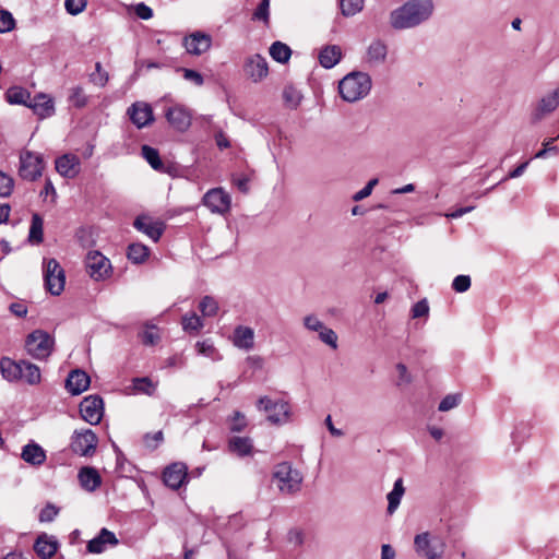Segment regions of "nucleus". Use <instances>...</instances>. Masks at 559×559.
Returning <instances> with one entry per match:
<instances>
[{"instance_id":"52","label":"nucleus","mask_w":559,"mask_h":559,"mask_svg":"<svg viewBox=\"0 0 559 559\" xmlns=\"http://www.w3.org/2000/svg\"><path fill=\"white\" fill-rule=\"evenodd\" d=\"M14 181L7 174L0 171V197L7 198L13 191Z\"/></svg>"},{"instance_id":"23","label":"nucleus","mask_w":559,"mask_h":559,"mask_svg":"<svg viewBox=\"0 0 559 559\" xmlns=\"http://www.w3.org/2000/svg\"><path fill=\"white\" fill-rule=\"evenodd\" d=\"M90 383L88 374L83 370L76 369L69 373L66 388L72 395H79L88 389Z\"/></svg>"},{"instance_id":"46","label":"nucleus","mask_w":559,"mask_h":559,"mask_svg":"<svg viewBox=\"0 0 559 559\" xmlns=\"http://www.w3.org/2000/svg\"><path fill=\"white\" fill-rule=\"evenodd\" d=\"M247 427V418L245 414L236 411L228 419V428L231 432H240Z\"/></svg>"},{"instance_id":"7","label":"nucleus","mask_w":559,"mask_h":559,"mask_svg":"<svg viewBox=\"0 0 559 559\" xmlns=\"http://www.w3.org/2000/svg\"><path fill=\"white\" fill-rule=\"evenodd\" d=\"M98 444L96 433L91 429L74 430L71 437L70 448L73 453L81 456L94 455Z\"/></svg>"},{"instance_id":"15","label":"nucleus","mask_w":559,"mask_h":559,"mask_svg":"<svg viewBox=\"0 0 559 559\" xmlns=\"http://www.w3.org/2000/svg\"><path fill=\"white\" fill-rule=\"evenodd\" d=\"M243 71L245 74L254 83L261 82L269 74L267 61L259 53L252 55L246 58Z\"/></svg>"},{"instance_id":"42","label":"nucleus","mask_w":559,"mask_h":559,"mask_svg":"<svg viewBox=\"0 0 559 559\" xmlns=\"http://www.w3.org/2000/svg\"><path fill=\"white\" fill-rule=\"evenodd\" d=\"M69 102L76 108H83L87 105L88 97L82 86H74L69 92Z\"/></svg>"},{"instance_id":"43","label":"nucleus","mask_w":559,"mask_h":559,"mask_svg":"<svg viewBox=\"0 0 559 559\" xmlns=\"http://www.w3.org/2000/svg\"><path fill=\"white\" fill-rule=\"evenodd\" d=\"M181 324L186 332H198L204 325L202 319L195 313L183 316Z\"/></svg>"},{"instance_id":"60","label":"nucleus","mask_w":559,"mask_h":559,"mask_svg":"<svg viewBox=\"0 0 559 559\" xmlns=\"http://www.w3.org/2000/svg\"><path fill=\"white\" fill-rule=\"evenodd\" d=\"M135 13L142 20H150L153 16V10L144 3L135 7Z\"/></svg>"},{"instance_id":"38","label":"nucleus","mask_w":559,"mask_h":559,"mask_svg":"<svg viewBox=\"0 0 559 559\" xmlns=\"http://www.w3.org/2000/svg\"><path fill=\"white\" fill-rule=\"evenodd\" d=\"M141 152L143 158L151 165L153 169L158 171H162L164 169V164L156 148L148 145H143Z\"/></svg>"},{"instance_id":"16","label":"nucleus","mask_w":559,"mask_h":559,"mask_svg":"<svg viewBox=\"0 0 559 559\" xmlns=\"http://www.w3.org/2000/svg\"><path fill=\"white\" fill-rule=\"evenodd\" d=\"M559 106V86L552 92L546 94L536 104L532 111L531 119L533 122H538L544 119L547 115L555 111Z\"/></svg>"},{"instance_id":"22","label":"nucleus","mask_w":559,"mask_h":559,"mask_svg":"<svg viewBox=\"0 0 559 559\" xmlns=\"http://www.w3.org/2000/svg\"><path fill=\"white\" fill-rule=\"evenodd\" d=\"M116 535L107 528H102L99 534L87 543L86 549L90 554H102L108 547L118 545Z\"/></svg>"},{"instance_id":"28","label":"nucleus","mask_w":559,"mask_h":559,"mask_svg":"<svg viewBox=\"0 0 559 559\" xmlns=\"http://www.w3.org/2000/svg\"><path fill=\"white\" fill-rule=\"evenodd\" d=\"M21 457L24 462L39 466L46 461V451L36 442L31 441L23 447Z\"/></svg>"},{"instance_id":"13","label":"nucleus","mask_w":559,"mask_h":559,"mask_svg":"<svg viewBox=\"0 0 559 559\" xmlns=\"http://www.w3.org/2000/svg\"><path fill=\"white\" fill-rule=\"evenodd\" d=\"M304 326L317 332L320 341L333 349L337 348V334L328 328L316 314H308L302 320Z\"/></svg>"},{"instance_id":"24","label":"nucleus","mask_w":559,"mask_h":559,"mask_svg":"<svg viewBox=\"0 0 559 559\" xmlns=\"http://www.w3.org/2000/svg\"><path fill=\"white\" fill-rule=\"evenodd\" d=\"M56 170L64 178H74L80 173V159L76 155L64 154L56 159Z\"/></svg>"},{"instance_id":"17","label":"nucleus","mask_w":559,"mask_h":559,"mask_svg":"<svg viewBox=\"0 0 559 559\" xmlns=\"http://www.w3.org/2000/svg\"><path fill=\"white\" fill-rule=\"evenodd\" d=\"M183 46L188 53L200 56L211 48L212 37L203 32H194L185 38Z\"/></svg>"},{"instance_id":"20","label":"nucleus","mask_w":559,"mask_h":559,"mask_svg":"<svg viewBox=\"0 0 559 559\" xmlns=\"http://www.w3.org/2000/svg\"><path fill=\"white\" fill-rule=\"evenodd\" d=\"M163 479L167 487L180 488L187 480V466L183 463H174L167 466L163 473Z\"/></svg>"},{"instance_id":"8","label":"nucleus","mask_w":559,"mask_h":559,"mask_svg":"<svg viewBox=\"0 0 559 559\" xmlns=\"http://www.w3.org/2000/svg\"><path fill=\"white\" fill-rule=\"evenodd\" d=\"M414 547L416 552L426 559H440L444 552V544L428 532L415 536Z\"/></svg>"},{"instance_id":"48","label":"nucleus","mask_w":559,"mask_h":559,"mask_svg":"<svg viewBox=\"0 0 559 559\" xmlns=\"http://www.w3.org/2000/svg\"><path fill=\"white\" fill-rule=\"evenodd\" d=\"M283 98L289 107L296 108L301 100V95L295 87L286 86L283 91Z\"/></svg>"},{"instance_id":"12","label":"nucleus","mask_w":559,"mask_h":559,"mask_svg":"<svg viewBox=\"0 0 559 559\" xmlns=\"http://www.w3.org/2000/svg\"><path fill=\"white\" fill-rule=\"evenodd\" d=\"M80 414L83 420L91 425L100 423L104 416V401L99 395H88L80 403Z\"/></svg>"},{"instance_id":"54","label":"nucleus","mask_w":559,"mask_h":559,"mask_svg":"<svg viewBox=\"0 0 559 559\" xmlns=\"http://www.w3.org/2000/svg\"><path fill=\"white\" fill-rule=\"evenodd\" d=\"M471 287V277L468 275H457L452 282V288L457 293H464Z\"/></svg>"},{"instance_id":"32","label":"nucleus","mask_w":559,"mask_h":559,"mask_svg":"<svg viewBox=\"0 0 559 559\" xmlns=\"http://www.w3.org/2000/svg\"><path fill=\"white\" fill-rule=\"evenodd\" d=\"M21 381L26 382L29 385H36L41 381V372L37 365L21 359Z\"/></svg>"},{"instance_id":"2","label":"nucleus","mask_w":559,"mask_h":559,"mask_svg":"<svg viewBox=\"0 0 559 559\" xmlns=\"http://www.w3.org/2000/svg\"><path fill=\"white\" fill-rule=\"evenodd\" d=\"M371 90V79L367 73L352 72L344 76L338 84L341 97L349 103L366 97Z\"/></svg>"},{"instance_id":"61","label":"nucleus","mask_w":559,"mask_h":559,"mask_svg":"<svg viewBox=\"0 0 559 559\" xmlns=\"http://www.w3.org/2000/svg\"><path fill=\"white\" fill-rule=\"evenodd\" d=\"M10 311L14 316H16L19 318H23L27 313V307L22 302H13L10 305Z\"/></svg>"},{"instance_id":"26","label":"nucleus","mask_w":559,"mask_h":559,"mask_svg":"<svg viewBox=\"0 0 559 559\" xmlns=\"http://www.w3.org/2000/svg\"><path fill=\"white\" fill-rule=\"evenodd\" d=\"M388 46L380 39L372 40L366 51V62L369 66H380L385 62Z\"/></svg>"},{"instance_id":"40","label":"nucleus","mask_w":559,"mask_h":559,"mask_svg":"<svg viewBox=\"0 0 559 559\" xmlns=\"http://www.w3.org/2000/svg\"><path fill=\"white\" fill-rule=\"evenodd\" d=\"M199 309L203 317H214L217 314L219 307L214 297L204 296L199 304Z\"/></svg>"},{"instance_id":"41","label":"nucleus","mask_w":559,"mask_h":559,"mask_svg":"<svg viewBox=\"0 0 559 559\" xmlns=\"http://www.w3.org/2000/svg\"><path fill=\"white\" fill-rule=\"evenodd\" d=\"M340 7L344 16H353L364 8V0H341Z\"/></svg>"},{"instance_id":"34","label":"nucleus","mask_w":559,"mask_h":559,"mask_svg":"<svg viewBox=\"0 0 559 559\" xmlns=\"http://www.w3.org/2000/svg\"><path fill=\"white\" fill-rule=\"evenodd\" d=\"M405 488L402 478L395 480L393 489L388 493V513L393 514L399 508L402 497L404 496Z\"/></svg>"},{"instance_id":"31","label":"nucleus","mask_w":559,"mask_h":559,"mask_svg":"<svg viewBox=\"0 0 559 559\" xmlns=\"http://www.w3.org/2000/svg\"><path fill=\"white\" fill-rule=\"evenodd\" d=\"M228 449L240 457L249 456L253 452V443L249 437H233L228 441Z\"/></svg>"},{"instance_id":"62","label":"nucleus","mask_w":559,"mask_h":559,"mask_svg":"<svg viewBox=\"0 0 559 559\" xmlns=\"http://www.w3.org/2000/svg\"><path fill=\"white\" fill-rule=\"evenodd\" d=\"M396 371L399 373L400 383H408L411 382V376L408 373L407 367L404 364L396 365Z\"/></svg>"},{"instance_id":"45","label":"nucleus","mask_w":559,"mask_h":559,"mask_svg":"<svg viewBox=\"0 0 559 559\" xmlns=\"http://www.w3.org/2000/svg\"><path fill=\"white\" fill-rule=\"evenodd\" d=\"M253 21H261L265 25L270 22V0H261L252 14Z\"/></svg>"},{"instance_id":"5","label":"nucleus","mask_w":559,"mask_h":559,"mask_svg":"<svg viewBox=\"0 0 559 559\" xmlns=\"http://www.w3.org/2000/svg\"><path fill=\"white\" fill-rule=\"evenodd\" d=\"M43 273L46 289L53 296H59L66 284L64 270L56 259H44Z\"/></svg>"},{"instance_id":"9","label":"nucleus","mask_w":559,"mask_h":559,"mask_svg":"<svg viewBox=\"0 0 559 559\" xmlns=\"http://www.w3.org/2000/svg\"><path fill=\"white\" fill-rule=\"evenodd\" d=\"M88 275L95 281H103L110 275V261L99 251H90L85 258Z\"/></svg>"},{"instance_id":"35","label":"nucleus","mask_w":559,"mask_h":559,"mask_svg":"<svg viewBox=\"0 0 559 559\" xmlns=\"http://www.w3.org/2000/svg\"><path fill=\"white\" fill-rule=\"evenodd\" d=\"M5 97L10 104L24 105L27 107L31 100L29 92L20 86L9 88L5 93Z\"/></svg>"},{"instance_id":"53","label":"nucleus","mask_w":559,"mask_h":559,"mask_svg":"<svg viewBox=\"0 0 559 559\" xmlns=\"http://www.w3.org/2000/svg\"><path fill=\"white\" fill-rule=\"evenodd\" d=\"M86 0H66L64 8L71 15H78L83 12L86 8Z\"/></svg>"},{"instance_id":"10","label":"nucleus","mask_w":559,"mask_h":559,"mask_svg":"<svg viewBox=\"0 0 559 559\" xmlns=\"http://www.w3.org/2000/svg\"><path fill=\"white\" fill-rule=\"evenodd\" d=\"M202 203L212 213L223 215L229 212L231 198L224 189L213 188L203 195Z\"/></svg>"},{"instance_id":"21","label":"nucleus","mask_w":559,"mask_h":559,"mask_svg":"<svg viewBox=\"0 0 559 559\" xmlns=\"http://www.w3.org/2000/svg\"><path fill=\"white\" fill-rule=\"evenodd\" d=\"M28 108L40 119L49 118L55 115L53 99L44 93H39L31 98Z\"/></svg>"},{"instance_id":"11","label":"nucleus","mask_w":559,"mask_h":559,"mask_svg":"<svg viewBox=\"0 0 559 559\" xmlns=\"http://www.w3.org/2000/svg\"><path fill=\"white\" fill-rule=\"evenodd\" d=\"M44 162L40 155L26 151L20 156V176L34 181L41 176Z\"/></svg>"},{"instance_id":"55","label":"nucleus","mask_w":559,"mask_h":559,"mask_svg":"<svg viewBox=\"0 0 559 559\" xmlns=\"http://www.w3.org/2000/svg\"><path fill=\"white\" fill-rule=\"evenodd\" d=\"M182 72L183 79L193 83L197 86H201L204 83L202 74L192 69H179Z\"/></svg>"},{"instance_id":"50","label":"nucleus","mask_w":559,"mask_h":559,"mask_svg":"<svg viewBox=\"0 0 559 559\" xmlns=\"http://www.w3.org/2000/svg\"><path fill=\"white\" fill-rule=\"evenodd\" d=\"M461 402V394H449L444 396L439 403L438 409L440 412H449L455 408Z\"/></svg>"},{"instance_id":"4","label":"nucleus","mask_w":559,"mask_h":559,"mask_svg":"<svg viewBox=\"0 0 559 559\" xmlns=\"http://www.w3.org/2000/svg\"><path fill=\"white\" fill-rule=\"evenodd\" d=\"M273 481L283 493H294L300 489L302 476L287 462L280 463L273 472Z\"/></svg>"},{"instance_id":"1","label":"nucleus","mask_w":559,"mask_h":559,"mask_svg":"<svg viewBox=\"0 0 559 559\" xmlns=\"http://www.w3.org/2000/svg\"><path fill=\"white\" fill-rule=\"evenodd\" d=\"M432 12V0H408L390 13V24L394 29L413 28L427 21Z\"/></svg>"},{"instance_id":"27","label":"nucleus","mask_w":559,"mask_h":559,"mask_svg":"<svg viewBox=\"0 0 559 559\" xmlns=\"http://www.w3.org/2000/svg\"><path fill=\"white\" fill-rule=\"evenodd\" d=\"M58 549V542L55 537L41 534L34 544V550L41 559H50Z\"/></svg>"},{"instance_id":"14","label":"nucleus","mask_w":559,"mask_h":559,"mask_svg":"<svg viewBox=\"0 0 559 559\" xmlns=\"http://www.w3.org/2000/svg\"><path fill=\"white\" fill-rule=\"evenodd\" d=\"M165 117L168 123L179 132L187 131L192 121L191 111L186 106L180 104L169 106L165 110Z\"/></svg>"},{"instance_id":"6","label":"nucleus","mask_w":559,"mask_h":559,"mask_svg":"<svg viewBox=\"0 0 559 559\" xmlns=\"http://www.w3.org/2000/svg\"><path fill=\"white\" fill-rule=\"evenodd\" d=\"M258 408L267 414V420L275 425H283L289 420L290 407L283 400H272L263 396L258 401Z\"/></svg>"},{"instance_id":"25","label":"nucleus","mask_w":559,"mask_h":559,"mask_svg":"<svg viewBox=\"0 0 559 559\" xmlns=\"http://www.w3.org/2000/svg\"><path fill=\"white\" fill-rule=\"evenodd\" d=\"M231 342L239 349L250 350L254 346V331L250 326L238 325L235 328Z\"/></svg>"},{"instance_id":"64","label":"nucleus","mask_w":559,"mask_h":559,"mask_svg":"<svg viewBox=\"0 0 559 559\" xmlns=\"http://www.w3.org/2000/svg\"><path fill=\"white\" fill-rule=\"evenodd\" d=\"M395 557V551L390 545H382L381 547V559H393Z\"/></svg>"},{"instance_id":"51","label":"nucleus","mask_w":559,"mask_h":559,"mask_svg":"<svg viewBox=\"0 0 559 559\" xmlns=\"http://www.w3.org/2000/svg\"><path fill=\"white\" fill-rule=\"evenodd\" d=\"M15 27L13 15L7 10H0V33L11 32Z\"/></svg>"},{"instance_id":"56","label":"nucleus","mask_w":559,"mask_h":559,"mask_svg":"<svg viewBox=\"0 0 559 559\" xmlns=\"http://www.w3.org/2000/svg\"><path fill=\"white\" fill-rule=\"evenodd\" d=\"M428 314H429V305L426 299H421V300L417 301L412 307V318H414V319L421 318V317H428Z\"/></svg>"},{"instance_id":"58","label":"nucleus","mask_w":559,"mask_h":559,"mask_svg":"<svg viewBox=\"0 0 559 559\" xmlns=\"http://www.w3.org/2000/svg\"><path fill=\"white\" fill-rule=\"evenodd\" d=\"M141 340L145 345H154L158 342L159 334L155 328H150L141 333Z\"/></svg>"},{"instance_id":"33","label":"nucleus","mask_w":559,"mask_h":559,"mask_svg":"<svg viewBox=\"0 0 559 559\" xmlns=\"http://www.w3.org/2000/svg\"><path fill=\"white\" fill-rule=\"evenodd\" d=\"M342 57V50L338 46H326L320 51L319 61L325 69H331L337 64Z\"/></svg>"},{"instance_id":"47","label":"nucleus","mask_w":559,"mask_h":559,"mask_svg":"<svg viewBox=\"0 0 559 559\" xmlns=\"http://www.w3.org/2000/svg\"><path fill=\"white\" fill-rule=\"evenodd\" d=\"M108 79V73L103 70L100 62H97L95 64V71L90 75V81L99 87H104L107 84Z\"/></svg>"},{"instance_id":"18","label":"nucleus","mask_w":559,"mask_h":559,"mask_svg":"<svg viewBox=\"0 0 559 559\" xmlns=\"http://www.w3.org/2000/svg\"><path fill=\"white\" fill-rule=\"evenodd\" d=\"M133 226L155 242L159 240L165 229L163 222L153 219L146 215L136 217Z\"/></svg>"},{"instance_id":"39","label":"nucleus","mask_w":559,"mask_h":559,"mask_svg":"<svg viewBox=\"0 0 559 559\" xmlns=\"http://www.w3.org/2000/svg\"><path fill=\"white\" fill-rule=\"evenodd\" d=\"M44 222L43 218L38 214H33L32 223L28 234V239L31 242L40 243L44 237Z\"/></svg>"},{"instance_id":"37","label":"nucleus","mask_w":559,"mask_h":559,"mask_svg":"<svg viewBox=\"0 0 559 559\" xmlns=\"http://www.w3.org/2000/svg\"><path fill=\"white\" fill-rule=\"evenodd\" d=\"M150 254V250L142 243H131L128 247V259L133 263H143Z\"/></svg>"},{"instance_id":"36","label":"nucleus","mask_w":559,"mask_h":559,"mask_svg":"<svg viewBox=\"0 0 559 559\" xmlns=\"http://www.w3.org/2000/svg\"><path fill=\"white\" fill-rule=\"evenodd\" d=\"M270 56L275 61L285 63L289 60L292 56V50L286 44L282 41H275L270 47Z\"/></svg>"},{"instance_id":"63","label":"nucleus","mask_w":559,"mask_h":559,"mask_svg":"<svg viewBox=\"0 0 559 559\" xmlns=\"http://www.w3.org/2000/svg\"><path fill=\"white\" fill-rule=\"evenodd\" d=\"M228 526L238 530L243 526V518L241 514H234L228 519Z\"/></svg>"},{"instance_id":"44","label":"nucleus","mask_w":559,"mask_h":559,"mask_svg":"<svg viewBox=\"0 0 559 559\" xmlns=\"http://www.w3.org/2000/svg\"><path fill=\"white\" fill-rule=\"evenodd\" d=\"M197 350L200 355L210 357L213 360H219L222 357L217 349L214 347L213 343L210 340H204L201 342H198Z\"/></svg>"},{"instance_id":"19","label":"nucleus","mask_w":559,"mask_h":559,"mask_svg":"<svg viewBox=\"0 0 559 559\" xmlns=\"http://www.w3.org/2000/svg\"><path fill=\"white\" fill-rule=\"evenodd\" d=\"M128 115L131 121L140 129L148 126L154 120L152 107L144 102L134 103L128 109Z\"/></svg>"},{"instance_id":"49","label":"nucleus","mask_w":559,"mask_h":559,"mask_svg":"<svg viewBox=\"0 0 559 559\" xmlns=\"http://www.w3.org/2000/svg\"><path fill=\"white\" fill-rule=\"evenodd\" d=\"M134 390L148 395H152L156 390V384L148 378H138L133 382Z\"/></svg>"},{"instance_id":"59","label":"nucleus","mask_w":559,"mask_h":559,"mask_svg":"<svg viewBox=\"0 0 559 559\" xmlns=\"http://www.w3.org/2000/svg\"><path fill=\"white\" fill-rule=\"evenodd\" d=\"M58 514V509L53 506H47L40 511L39 521L40 522H50Z\"/></svg>"},{"instance_id":"3","label":"nucleus","mask_w":559,"mask_h":559,"mask_svg":"<svg viewBox=\"0 0 559 559\" xmlns=\"http://www.w3.org/2000/svg\"><path fill=\"white\" fill-rule=\"evenodd\" d=\"M55 338L46 331L35 330L25 340L26 353L37 360H46L52 353Z\"/></svg>"},{"instance_id":"30","label":"nucleus","mask_w":559,"mask_h":559,"mask_svg":"<svg viewBox=\"0 0 559 559\" xmlns=\"http://www.w3.org/2000/svg\"><path fill=\"white\" fill-rule=\"evenodd\" d=\"M0 371L2 377L10 382L21 381V360L3 357L0 360Z\"/></svg>"},{"instance_id":"57","label":"nucleus","mask_w":559,"mask_h":559,"mask_svg":"<svg viewBox=\"0 0 559 559\" xmlns=\"http://www.w3.org/2000/svg\"><path fill=\"white\" fill-rule=\"evenodd\" d=\"M377 178L369 180L368 183L362 189H360L353 195V200L357 202L368 198L371 194L373 188L377 186Z\"/></svg>"},{"instance_id":"29","label":"nucleus","mask_w":559,"mask_h":559,"mask_svg":"<svg viewBox=\"0 0 559 559\" xmlns=\"http://www.w3.org/2000/svg\"><path fill=\"white\" fill-rule=\"evenodd\" d=\"M78 477L81 486L87 491L96 490L102 484L100 475L94 467H82Z\"/></svg>"}]
</instances>
